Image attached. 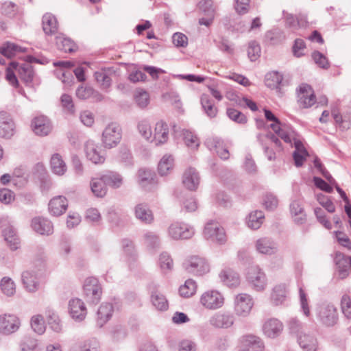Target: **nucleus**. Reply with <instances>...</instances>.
<instances>
[{
  "mask_svg": "<svg viewBox=\"0 0 351 351\" xmlns=\"http://www.w3.org/2000/svg\"><path fill=\"white\" fill-rule=\"evenodd\" d=\"M84 293L89 305H97L101 297L102 289L99 280L94 277L87 278L84 282Z\"/></svg>",
  "mask_w": 351,
  "mask_h": 351,
  "instance_id": "obj_1",
  "label": "nucleus"
},
{
  "mask_svg": "<svg viewBox=\"0 0 351 351\" xmlns=\"http://www.w3.org/2000/svg\"><path fill=\"white\" fill-rule=\"evenodd\" d=\"M45 269V264L41 263L40 267L38 270L34 269H27L21 274V281L23 287L29 292H36L40 285V276L42 271Z\"/></svg>",
  "mask_w": 351,
  "mask_h": 351,
  "instance_id": "obj_2",
  "label": "nucleus"
},
{
  "mask_svg": "<svg viewBox=\"0 0 351 351\" xmlns=\"http://www.w3.org/2000/svg\"><path fill=\"white\" fill-rule=\"evenodd\" d=\"M184 269L194 276H203L208 273L210 267L205 258L198 256H191L186 258L182 264Z\"/></svg>",
  "mask_w": 351,
  "mask_h": 351,
  "instance_id": "obj_3",
  "label": "nucleus"
},
{
  "mask_svg": "<svg viewBox=\"0 0 351 351\" xmlns=\"http://www.w3.org/2000/svg\"><path fill=\"white\" fill-rule=\"evenodd\" d=\"M120 125L116 123L108 124L102 133V143L106 148L111 149L116 147L120 142L122 136Z\"/></svg>",
  "mask_w": 351,
  "mask_h": 351,
  "instance_id": "obj_4",
  "label": "nucleus"
},
{
  "mask_svg": "<svg viewBox=\"0 0 351 351\" xmlns=\"http://www.w3.org/2000/svg\"><path fill=\"white\" fill-rule=\"evenodd\" d=\"M167 234L173 240L189 239L195 234V230L187 223L176 221L169 226Z\"/></svg>",
  "mask_w": 351,
  "mask_h": 351,
  "instance_id": "obj_5",
  "label": "nucleus"
},
{
  "mask_svg": "<svg viewBox=\"0 0 351 351\" xmlns=\"http://www.w3.org/2000/svg\"><path fill=\"white\" fill-rule=\"evenodd\" d=\"M246 278L257 291H263L267 286L266 276L258 265H252L248 268Z\"/></svg>",
  "mask_w": 351,
  "mask_h": 351,
  "instance_id": "obj_6",
  "label": "nucleus"
},
{
  "mask_svg": "<svg viewBox=\"0 0 351 351\" xmlns=\"http://www.w3.org/2000/svg\"><path fill=\"white\" fill-rule=\"evenodd\" d=\"M21 326L20 319L14 314L0 315V333L9 335L16 332Z\"/></svg>",
  "mask_w": 351,
  "mask_h": 351,
  "instance_id": "obj_7",
  "label": "nucleus"
},
{
  "mask_svg": "<svg viewBox=\"0 0 351 351\" xmlns=\"http://www.w3.org/2000/svg\"><path fill=\"white\" fill-rule=\"evenodd\" d=\"M204 235L206 239L219 243H223L226 241L223 228L216 221H210L206 223Z\"/></svg>",
  "mask_w": 351,
  "mask_h": 351,
  "instance_id": "obj_8",
  "label": "nucleus"
},
{
  "mask_svg": "<svg viewBox=\"0 0 351 351\" xmlns=\"http://www.w3.org/2000/svg\"><path fill=\"white\" fill-rule=\"evenodd\" d=\"M200 303L204 307H222L225 303V298L217 290H208L202 294Z\"/></svg>",
  "mask_w": 351,
  "mask_h": 351,
  "instance_id": "obj_9",
  "label": "nucleus"
},
{
  "mask_svg": "<svg viewBox=\"0 0 351 351\" xmlns=\"http://www.w3.org/2000/svg\"><path fill=\"white\" fill-rule=\"evenodd\" d=\"M52 128L51 121L43 115L34 117L31 123L32 131L39 136H45L49 134Z\"/></svg>",
  "mask_w": 351,
  "mask_h": 351,
  "instance_id": "obj_10",
  "label": "nucleus"
},
{
  "mask_svg": "<svg viewBox=\"0 0 351 351\" xmlns=\"http://www.w3.org/2000/svg\"><path fill=\"white\" fill-rule=\"evenodd\" d=\"M15 124L10 116L6 112H0V137L9 139L15 133Z\"/></svg>",
  "mask_w": 351,
  "mask_h": 351,
  "instance_id": "obj_11",
  "label": "nucleus"
},
{
  "mask_svg": "<svg viewBox=\"0 0 351 351\" xmlns=\"http://www.w3.org/2000/svg\"><path fill=\"white\" fill-rule=\"evenodd\" d=\"M169 128L167 123L162 120L158 121L155 125L150 143H153L155 145L166 143L169 140Z\"/></svg>",
  "mask_w": 351,
  "mask_h": 351,
  "instance_id": "obj_12",
  "label": "nucleus"
},
{
  "mask_svg": "<svg viewBox=\"0 0 351 351\" xmlns=\"http://www.w3.org/2000/svg\"><path fill=\"white\" fill-rule=\"evenodd\" d=\"M298 103L303 108L311 107L315 103V96L311 86L303 84L300 86L298 93Z\"/></svg>",
  "mask_w": 351,
  "mask_h": 351,
  "instance_id": "obj_13",
  "label": "nucleus"
},
{
  "mask_svg": "<svg viewBox=\"0 0 351 351\" xmlns=\"http://www.w3.org/2000/svg\"><path fill=\"white\" fill-rule=\"evenodd\" d=\"M85 152L87 158L94 164H102L105 156L101 154L100 147L93 141H88L85 145Z\"/></svg>",
  "mask_w": 351,
  "mask_h": 351,
  "instance_id": "obj_14",
  "label": "nucleus"
},
{
  "mask_svg": "<svg viewBox=\"0 0 351 351\" xmlns=\"http://www.w3.org/2000/svg\"><path fill=\"white\" fill-rule=\"evenodd\" d=\"M31 226L35 232L42 235H49L53 232V226L51 221L44 217L33 218Z\"/></svg>",
  "mask_w": 351,
  "mask_h": 351,
  "instance_id": "obj_15",
  "label": "nucleus"
},
{
  "mask_svg": "<svg viewBox=\"0 0 351 351\" xmlns=\"http://www.w3.org/2000/svg\"><path fill=\"white\" fill-rule=\"evenodd\" d=\"M288 285L280 283L274 287L271 294V300L276 306L284 305L288 298Z\"/></svg>",
  "mask_w": 351,
  "mask_h": 351,
  "instance_id": "obj_16",
  "label": "nucleus"
},
{
  "mask_svg": "<svg viewBox=\"0 0 351 351\" xmlns=\"http://www.w3.org/2000/svg\"><path fill=\"white\" fill-rule=\"evenodd\" d=\"M283 330L282 323L277 319H269L263 326L264 335L269 338H276Z\"/></svg>",
  "mask_w": 351,
  "mask_h": 351,
  "instance_id": "obj_17",
  "label": "nucleus"
},
{
  "mask_svg": "<svg viewBox=\"0 0 351 351\" xmlns=\"http://www.w3.org/2000/svg\"><path fill=\"white\" fill-rule=\"evenodd\" d=\"M30 62L19 64L16 62H10L11 66L17 72L20 79L28 84L32 82L34 77V71Z\"/></svg>",
  "mask_w": 351,
  "mask_h": 351,
  "instance_id": "obj_18",
  "label": "nucleus"
},
{
  "mask_svg": "<svg viewBox=\"0 0 351 351\" xmlns=\"http://www.w3.org/2000/svg\"><path fill=\"white\" fill-rule=\"evenodd\" d=\"M206 145L210 149H215L218 156L223 160L229 158L228 147L223 145V141L217 137L209 138L206 141Z\"/></svg>",
  "mask_w": 351,
  "mask_h": 351,
  "instance_id": "obj_19",
  "label": "nucleus"
},
{
  "mask_svg": "<svg viewBox=\"0 0 351 351\" xmlns=\"http://www.w3.org/2000/svg\"><path fill=\"white\" fill-rule=\"evenodd\" d=\"M68 207V202L64 196H57L51 199L49 203V210L53 216L62 215Z\"/></svg>",
  "mask_w": 351,
  "mask_h": 351,
  "instance_id": "obj_20",
  "label": "nucleus"
},
{
  "mask_svg": "<svg viewBox=\"0 0 351 351\" xmlns=\"http://www.w3.org/2000/svg\"><path fill=\"white\" fill-rule=\"evenodd\" d=\"M219 276L221 282L228 287H237L240 284L239 275L230 268L223 269Z\"/></svg>",
  "mask_w": 351,
  "mask_h": 351,
  "instance_id": "obj_21",
  "label": "nucleus"
},
{
  "mask_svg": "<svg viewBox=\"0 0 351 351\" xmlns=\"http://www.w3.org/2000/svg\"><path fill=\"white\" fill-rule=\"evenodd\" d=\"M256 250L258 253L272 255L277 252L276 244L269 238H261L256 241Z\"/></svg>",
  "mask_w": 351,
  "mask_h": 351,
  "instance_id": "obj_22",
  "label": "nucleus"
},
{
  "mask_svg": "<svg viewBox=\"0 0 351 351\" xmlns=\"http://www.w3.org/2000/svg\"><path fill=\"white\" fill-rule=\"evenodd\" d=\"M183 184L189 190H195L199 184V176L197 171L193 168L187 169L182 178Z\"/></svg>",
  "mask_w": 351,
  "mask_h": 351,
  "instance_id": "obj_23",
  "label": "nucleus"
},
{
  "mask_svg": "<svg viewBox=\"0 0 351 351\" xmlns=\"http://www.w3.org/2000/svg\"><path fill=\"white\" fill-rule=\"evenodd\" d=\"M90 185L91 191L96 197H103L106 195L108 186L104 178V174L99 177L92 178Z\"/></svg>",
  "mask_w": 351,
  "mask_h": 351,
  "instance_id": "obj_24",
  "label": "nucleus"
},
{
  "mask_svg": "<svg viewBox=\"0 0 351 351\" xmlns=\"http://www.w3.org/2000/svg\"><path fill=\"white\" fill-rule=\"evenodd\" d=\"M336 265L339 278L341 279L346 278L351 270V257L342 254H337L336 256Z\"/></svg>",
  "mask_w": 351,
  "mask_h": 351,
  "instance_id": "obj_25",
  "label": "nucleus"
},
{
  "mask_svg": "<svg viewBox=\"0 0 351 351\" xmlns=\"http://www.w3.org/2000/svg\"><path fill=\"white\" fill-rule=\"evenodd\" d=\"M43 29L47 35H53L58 29L57 19L51 13H46L42 19Z\"/></svg>",
  "mask_w": 351,
  "mask_h": 351,
  "instance_id": "obj_26",
  "label": "nucleus"
},
{
  "mask_svg": "<svg viewBox=\"0 0 351 351\" xmlns=\"http://www.w3.org/2000/svg\"><path fill=\"white\" fill-rule=\"evenodd\" d=\"M317 314L324 324L333 326L337 321L336 308H317Z\"/></svg>",
  "mask_w": 351,
  "mask_h": 351,
  "instance_id": "obj_27",
  "label": "nucleus"
},
{
  "mask_svg": "<svg viewBox=\"0 0 351 351\" xmlns=\"http://www.w3.org/2000/svg\"><path fill=\"white\" fill-rule=\"evenodd\" d=\"M3 235L11 250H16L20 247V240L12 226H8L3 230Z\"/></svg>",
  "mask_w": 351,
  "mask_h": 351,
  "instance_id": "obj_28",
  "label": "nucleus"
},
{
  "mask_svg": "<svg viewBox=\"0 0 351 351\" xmlns=\"http://www.w3.org/2000/svg\"><path fill=\"white\" fill-rule=\"evenodd\" d=\"M210 324L219 328L230 327L233 323V317L226 314L217 313L210 319Z\"/></svg>",
  "mask_w": 351,
  "mask_h": 351,
  "instance_id": "obj_29",
  "label": "nucleus"
},
{
  "mask_svg": "<svg viewBox=\"0 0 351 351\" xmlns=\"http://www.w3.org/2000/svg\"><path fill=\"white\" fill-rule=\"evenodd\" d=\"M136 217L145 223H151L154 221V215L147 206L139 204L135 207Z\"/></svg>",
  "mask_w": 351,
  "mask_h": 351,
  "instance_id": "obj_30",
  "label": "nucleus"
},
{
  "mask_svg": "<svg viewBox=\"0 0 351 351\" xmlns=\"http://www.w3.org/2000/svg\"><path fill=\"white\" fill-rule=\"evenodd\" d=\"M298 342L304 351H316L317 350V341L311 335L306 333L300 335L298 338Z\"/></svg>",
  "mask_w": 351,
  "mask_h": 351,
  "instance_id": "obj_31",
  "label": "nucleus"
},
{
  "mask_svg": "<svg viewBox=\"0 0 351 351\" xmlns=\"http://www.w3.org/2000/svg\"><path fill=\"white\" fill-rule=\"evenodd\" d=\"M290 210L296 223L302 224L305 222L306 215L302 206L298 201H294L291 204Z\"/></svg>",
  "mask_w": 351,
  "mask_h": 351,
  "instance_id": "obj_32",
  "label": "nucleus"
},
{
  "mask_svg": "<svg viewBox=\"0 0 351 351\" xmlns=\"http://www.w3.org/2000/svg\"><path fill=\"white\" fill-rule=\"evenodd\" d=\"M294 147L295 150L293 154V157L295 164L297 167H300L308 156V153L300 141L294 140Z\"/></svg>",
  "mask_w": 351,
  "mask_h": 351,
  "instance_id": "obj_33",
  "label": "nucleus"
},
{
  "mask_svg": "<svg viewBox=\"0 0 351 351\" xmlns=\"http://www.w3.org/2000/svg\"><path fill=\"white\" fill-rule=\"evenodd\" d=\"M201 104L208 117L214 118L217 116V108L215 106L213 101L210 98L209 95L206 94L202 95Z\"/></svg>",
  "mask_w": 351,
  "mask_h": 351,
  "instance_id": "obj_34",
  "label": "nucleus"
},
{
  "mask_svg": "<svg viewBox=\"0 0 351 351\" xmlns=\"http://www.w3.org/2000/svg\"><path fill=\"white\" fill-rule=\"evenodd\" d=\"M241 342L245 346L252 347L255 351H263L264 344L261 339L252 335H244L241 338Z\"/></svg>",
  "mask_w": 351,
  "mask_h": 351,
  "instance_id": "obj_35",
  "label": "nucleus"
},
{
  "mask_svg": "<svg viewBox=\"0 0 351 351\" xmlns=\"http://www.w3.org/2000/svg\"><path fill=\"white\" fill-rule=\"evenodd\" d=\"M199 7L204 12H209L210 18H202L199 20V23L201 25H205L208 27L211 25L213 21V12L214 10L212 8L213 7V1L211 0H202L199 2Z\"/></svg>",
  "mask_w": 351,
  "mask_h": 351,
  "instance_id": "obj_36",
  "label": "nucleus"
},
{
  "mask_svg": "<svg viewBox=\"0 0 351 351\" xmlns=\"http://www.w3.org/2000/svg\"><path fill=\"white\" fill-rule=\"evenodd\" d=\"M25 48L12 43H6L0 47V52L5 56L11 58L19 53L25 52Z\"/></svg>",
  "mask_w": 351,
  "mask_h": 351,
  "instance_id": "obj_37",
  "label": "nucleus"
},
{
  "mask_svg": "<svg viewBox=\"0 0 351 351\" xmlns=\"http://www.w3.org/2000/svg\"><path fill=\"white\" fill-rule=\"evenodd\" d=\"M50 164L53 172L57 175L62 176L66 171V164L58 154L51 156Z\"/></svg>",
  "mask_w": 351,
  "mask_h": 351,
  "instance_id": "obj_38",
  "label": "nucleus"
},
{
  "mask_svg": "<svg viewBox=\"0 0 351 351\" xmlns=\"http://www.w3.org/2000/svg\"><path fill=\"white\" fill-rule=\"evenodd\" d=\"M56 44L58 49L64 52H72L75 50V44L69 38L64 35L57 36L56 38Z\"/></svg>",
  "mask_w": 351,
  "mask_h": 351,
  "instance_id": "obj_39",
  "label": "nucleus"
},
{
  "mask_svg": "<svg viewBox=\"0 0 351 351\" xmlns=\"http://www.w3.org/2000/svg\"><path fill=\"white\" fill-rule=\"evenodd\" d=\"M104 178L106 182L107 186L113 189H118L123 184V177L114 171H108L104 174Z\"/></svg>",
  "mask_w": 351,
  "mask_h": 351,
  "instance_id": "obj_40",
  "label": "nucleus"
},
{
  "mask_svg": "<svg viewBox=\"0 0 351 351\" xmlns=\"http://www.w3.org/2000/svg\"><path fill=\"white\" fill-rule=\"evenodd\" d=\"M173 158L171 155H165L160 160L158 166V173L161 176L167 175L173 167Z\"/></svg>",
  "mask_w": 351,
  "mask_h": 351,
  "instance_id": "obj_41",
  "label": "nucleus"
},
{
  "mask_svg": "<svg viewBox=\"0 0 351 351\" xmlns=\"http://www.w3.org/2000/svg\"><path fill=\"white\" fill-rule=\"evenodd\" d=\"M264 219V214L261 210H256L249 214L247 223V226L253 230L258 229Z\"/></svg>",
  "mask_w": 351,
  "mask_h": 351,
  "instance_id": "obj_42",
  "label": "nucleus"
},
{
  "mask_svg": "<svg viewBox=\"0 0 351 351\" xmlns=\"http://www.w3.org/2000/svg\"><path fill=\"white\" fill-rule=\"evenodd\" d=\"M197 287V283L194 280L188 279L180 287L179 293L182 297L189 298L195 293Z\"/></svg>",
  "mask_w": 351,
  "mask_h": 351,
  "instance_id": "obj_43",
  "label": "nucleus"
},
{
  "mask_svg": "<svg viewBox=\"0 0 351 351\" xmlns=\"http://www.w3.org/2000/svg\"><path fill=\"white\" fill-rule=\"evenodd\" d=\"M1 292L7 296H12L16 293V285L10 277H3L0 281Z\"/></svg>",
  "mask_w": 351,
  "mask_h": 351,
  "instance_id": "obj_44",
  "label": "nucleus"
},
{
  "mask_svg": "<svg viewBox=\"0 0 351 351\" xmlns=\"http://www.w3.org/2000/svg\"><path fill=\"white\" fill-rule=\"evenodd\" d=\"M282 75L277 71H271L265 75V85L270 88H278L282 81Z\"/></svg>",
  "mask_w": 351,
  "mask_h": 351,
  "instance_id": "obj_45",
  "label": "nucleus"
},
{
  "mask_svg": "<svg viewBox=\"0 0 351 351\" xmlns=\"http://www.w3.org/2000/svg\"><path fill=\"white\" fill-rule=\"evenodd\" d=\"M113 308H97L96 314V323L99 327H102L112 317Z\"/></svg>",
  "mask_w": 351,
  "mask_h": 351,
  "instance_id": "obj_46",
  "label": "nucleus"
},
{
  "mask_svg": "<svg viewBox=\"0 0 351 351\" xmlns=\"http://www.w3.org/2000/svg\"><path fill=\"white\" fill-rule=\"evenodd\" d=\"M254 304L252 297L247 293H239L234 298V305L240 307H253Z\"/></svg>",
  "mask_w": 351,
  "mask_h": 351,
  "instance_id": "obj_47",
  "label": "nucleus"
},
{
  "mask_svg": "<svg viewBox=\"0 0 351 351\" xmlns=\"http://www.w3.org/2000/svg\"><path fill=\"white\" fill-rule=\"evenodd\" d=\"M159 265L163 273H167L172 270L173 262L170 255L167 252H162L159 257Z\"/></svg>",
  "mask_w": 351,
  "mask_h": 351,
  "instance_id": "obj_48",
  "label": "nucleus"
},
{
  "mask_svg": "<svg viewBox=\"0 0 351 351\" xmlns=\"http://www.w3.org/2000/svg\"><path fill=\"white\" fill-rule=\"evenodd\" d=\"M144 244L151 249H154L160 245L159 237L154 232L147 231L143 234Z\"/></svg>",
  "mask_w": 351,
  "mask_h": 351,
  "instance_id": "obj_49",
  "label": "nucleus"
},
{
  "mask_svg": "<svg viewBox=\"0 0 351 351\" xmlns=\"http://www.w3.org/2000/svg\"><path fill=\"white\" fill-rule=\"evenodd\" d=\"M183 138L186 145L192 149H197L199 145L200 141L199 138L191 131H184Z\"/></svg>",
  "mask_w": 351,
  "mask_h": 351,
  "instance_id": "obj_50",
  "label": "nucleus"
},
{
  "mask_svg": "<svg viewBox=\"0 0 351 351\" xmlns=\"http://www.w3.org/2000/svg\"><path fill=\"white\" fill-rule=\"evenodd\" d=\"M150 300L155 307H168L169 306L166 296L157 291L152 293Z\"/></svg>",
  "mask_w": 351,
  "mask_h": 351,
  "instance_id": "obj_51",
  "label": "nucleus"
},
{
  "mask_svg": "<svg viewBox=\"0 0 351 351\" xmlns=\"http://www.w3.org/2000/svg\"><path fill=\"white\" fill-rule=\"evenodd\" d=\"M138 131L141 135L147 141H151L152 138V131L150 123L147 120L140 121L137 125Z\"/></svg>",
  "mask_w": 351,
  "mask_h": 351,
  "instance_id": "obj_52",
  "label": "nucleus"
},
{
  "mask_svg": "<svg viewBox=\"0 0 351 351\" xmlns=\"http://www.w3.org/2000/svg\"><path fill=\"white\" fill-rule=\"evenodd\" d=\"M60 103L65 112L71 114L75 112L74 104L71 95L63 94L60 97Z\"/></svg>",
  "mask_w": 351,
  "mask_h": 351,
  "instance_id": "obj_53",
  "label": "nucleus"
},
{
  "mask_svg": "<svg viewBox=\"0 0 351 351\" xmlns=\"http://www.w3.org/2000/svg\"><path fill=\"white\" fill-rule=\"evenodd\" d=\"M315 63L320 68L328 69L330 67V63L328 58L321 52L315 51L311 54Z\"/></svg>",
  "mask_w": 351,
  "mask_h": 351,
  "instance_id": "obj_54",
  "label": "nucleus"
},
{
  "mask_svg": "<svg viewBox=\"0 0 351 351\" xmlns=\"http://www.w3.org/2000/svg\"><path fill=\"white\" fill-rule=\"evenodd\" d=\"M31 326L36 333L39 335L43 334L45 330V325L43 317L41 315L33 316L31 320Z\"/></svg>",
  "mask_w": 351,
  "mask_h": 351,
  "instance_id": "obj_55",
  "label": "nucleus"
},
{
  "mask_svg": "<svg viewBox=\"0 0 351 351\" xmlns=\"http://www.w3.org/2000/svg\"><path fill=\"white\" fill-rule=\"evenodd\" d=\"M271 128L276 132V134L287 143H291V134L282 128L278 123H271Z\"/></svg>",
  "mask_w": 351,
  "mask_h": 351,
  "instance_id": "obj_56",
  "label": "nucleus"
},
{
  "mask_svg": "<svg viewBox=\"0 0 351 351\" xmlns=\"http://www.w3.org/2000/svg\"><path fill=\"white\" fill-rule=\"evenodd\" d=\"M97 82L104 88H108L111 84V79L106 71L101 70L95 73Z\"/></svg>",
  "mask_w": 351,
  "mask_h": 351,
  "instance_id": "obj_57",
  "label": "nucleus"
},
{
  "mask_svg": "<svg viewBox=\"0 0 351 351\" xmlns=\"http://www.w3.org/2000/svg\"><path fill=\"white\" fill-rule=\"evenodd\" d=\"M284 37L279 30L269 31L265 34V40L270 45H276L280 43Z\"/></svg>",
  "mask_w": 351,
  "mask_h": 351,
  "instance_id": "obj_58",
  "label": "nucleus"
},
{
  "mask_svg": "<svg viewBox=\"0 0 351 351\" xmlns=\"http://www.w3.org/2000/svg\"><path fill=\"white\" fill-rule=\"evenodd\" d=\"M226 113L231 120L238 123H245L247 121L245 114L236 109L229 108L227 109Z\"/></svg>",
  "mask_w": 351,
  "mask_h": 351,
  "instance_id": "obj_59",
  "label": "nucleus"
},
{
  "mask_svg": "<svg viewBox=\"0 0 351 351\" xmlns=\"http://www.w3.org/2000/svg\"><path fill=\"white\" fill-rule=\"evenodd\" d=\"M135 101L140 108H145L149 102V95L147 92L144 90H138L136 93Z\"/></svg>",
  "mask_w": 351,
  "mask_h": 351,
  "instance_id": "obj_60",
  "label": "nucleus"
},
{
  "mask_svg": "<svg viewBox=\"0 0 351 351\" xmlns=\"http://www.w3.org/2000/svg\"><path fill=\"white\" fill-rule=\"evenodd\" d=\"M247 55L251 61H255L261 55V47L256 41H251L247 48Z\"/></svg>",
  "mask_w": 351,
  "mask_h": 351,
  "instance_id": "obj_61",
  "label": "nucleus"
},
{
  "mask_svg": "<svg viewBox=\"0 0 351 351\" xmlns=\"http://www.w3.org/2000/svg\"><path fill=\"white\" fill-rule=\"evenodd\" d=\"M18 11V6L12 2H5L1 7V12L10 18L15 16Z\"/></svg>",
  "mask_w": 351,
  "mask_h": 351,
  "instance_id": "obj_62",
  "label": "nucleus"
},
{
  "mask_svg": "<svg viewBox=\"0 0 351 351\" xmlns=\"http://www.w3.org/2000/svg\"><path fill=\"white\" fill-rule=\"evenodd\" d=\"M263 204L266 209L274 210L277 208L278 200L274 195L267 193L263 198Z\"/></svg>",
  "mask_w": 351,
  "mask_h": 351,
  "instance_id": "obj_63",
  "label": "nucleus"
},
{
  "mask_svg": "<svg viewBox=\"0 0 351 351\" xmlns=\"http://www.w3.org/2000/svg\"><path fill=\"white\" fill-rule=\"evenodd\" d=\"M99 343L96 339H89L79 348V351H99Z\"/></svg>",
  "mask_w": 351,
  "mask_h": 351,
  "instance_id": "obj_64",
  "label": "nucleus"
}]
</instances>
